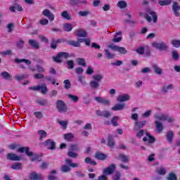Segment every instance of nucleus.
Here are the masks:
<instances>
[{
    "mask_svg": "<svg viewBox=\"0 0 180 180\" xmlns=\"http://www.w3.org/2000/svg\"><path fill=\"white\" fill-rule=\"evenodd\" d=\"M78 65H82V67H86V62L83 58H77L76 59Z\"/></svg>",
    "mask_w": 180,
    "mask_h": 180,
    "instance_id": "7c9ffc66",
    "label": "nucleus"
},
{
    "mask_svg": "<svg viewBox=\"0 0 180 180\" xmlns=\"http://www.w3.org/2000/svg\"><path fill=\"white\" fill-rule=\"evenodd\" d=\"M11 169H15V171H19L23 168V165L21 162H16L11 165Z\"/></svg>",
    "mask_w": 180,
    "mask_h": 180,
    "instance_id": "a211bd4d",
    "label": "nucleus"
},
{
    "mask_svg": "<svg viewBox=\"0 0 180 180\" xmlns=\"http://www.w3.org/2000/svg\"><path fill=\"white\" fill-rule=\"evenodd\" d=\"M155 124L156 126L157 133H161L164 130V127L161 122L155 121Z\"/></svg>",
    "mask_w": 180,
    "mask_h": 180,
    "instance_id": "c85d7f7f",
    "label": "nucleus"
},
{
    "mask_svg": "<svg viewBox=\"0 0 180 180\" xmlns=\"http://www.w3.org/2000/svg\"><path fill=\"white\" fill-rule=\"evenodd\" d=\"M171 0H159L158 4L160 6H168V5H171Z\"/></svg>",
    "mask_w": 180,
    "mask_h": 180,
    "instance_id": "2f4dec72",
    "label": "nucleus"
},
{
    "mask_svg": "<svg viewBox=\"0 0 180 180\" xmlns=\"http://www.w3.org/2000/svg\"><path fill=\"white\" fill-rule=\"evenodd\" d=\"M147 13L148 15H150V16H152L153 19V22L157 23V20H158V16L157 15V13H155V11L152 10H148Z\"/></svg>",
    "mask_w": 180,
    "mask_h": 180,
    "instance_id": "4be33fe9",
    "label": "nucleus"
},
{
    "mask_svg": "<svg viewBox=\"0 0 180 180\" xmlns=\"http://www.w3.org/2000/svg\"><path fill=\"white\" fill-rule=\"evenodd\" d=\"M34 115L37 119H43V113L40 111H36L34 112Z\"/></svg>",
    "mask_w": 180,
    "mask_h": 180,
    "instance_id": "13d9d810",
    "label": "nucleus"
},
{
    "mask_svg": "<svg viewBox=\"0 0 180 180\" xmlns=\"http://www.w3.org/2000/svg\"><path fill=\"white\" fill-rule=\"evenodd\" d=\"M103 78V76L101 75H96L93 76V79H94V81H96V82H99V81H101Z\"/></svg>",
    "mask_w": 180,
    "mask_h": 180,
    "instance_id": "680f3d73",
    "label": "nucleus"
},
{
    "mask_svg": "<svg viewBox=\"0 0 180 180\" xmlns=\"http://www.w3.org/2000/svg\"><path fill=\"white\" fill-rule=\"evenodd\" d=\"M122 176V174L120 172H117L115 175L112 176L113 180H120Z\"/></svg>",
    "mask_w": 180,
    "mask_h": 180,
    "instance_id": "e2e57ef3",
    "label": "nucleus"
},
{
    "mask_svg": "<svg viewBox=\"0 0 180 180\" xmlns=\"http://www.w3.org/2000/svg\"><path fill=\"white\" fill-rule=\"evenodd\" d=\"M28 43L30 46L33 49H35V50H39V49H40V44L34 39H29Z\"/></svg>",
    "mask_w": 180,
    "mask_h": 180,
    "instance_id": "dca6fc26",
    "label": "nucleus"
},
{
    "mask_svg": "<svg viewBox=\"0 0 180 180\" xmlns=\"http://www.w3.org/2000/svg\"><path fill=\"white\" fill-rule=\"evenodd\" d=\"M115 168H116V165H115V164L110 165L108 167L105 168L103 172L105 175H110L115 172Z\"/></svg>",
    "mask_w": 180,
    "mask_h": 180,
    "instance_id": "9d476101",
    "label": "nucleus"
},
{
    "mask_svg": "<svg viewBox=\"0 0 180 180\" xmlns=\"http://www.w3.org/2000/svg\"><path fill=\"white\" fill-rule=\"evenodd\" d=\"M58 123L59 124H60V126H62V127H63V129L64 130H65V129H67V126L68 124V121L60 120V121H58Z\"/></svg>",
    "mask_w": 180,
    "mask_h": 180,
    "instance_id": "3c124183",
    "label": "nucleus"
},
{
    "mask_svg": "<svg viewBox=\"0 0 180 180\" xmlns=\"http://www.w3.org/2000/svg\"><path fill=\"white\" fill-rule=\"evenodd\" d=\"M119 160L126 164V162H129V156L125 155L124 154L119 155Z\"/></svg>",
    "mask_w": 180,
    "mask_h": 180,
    "instance_id": "72a5a7b5",
    "label": "nucleus"
},
{
    "mask_svg": "<svg viewBox=\"0 0 180 180\" xmlns=\"http://www.w3.org/2000/svg\"><path fill=\"white\" fill-rule=\"evenodd\" d=\"M64 139L66 141H72V139H74V135L71 133L65 134Z\"/></svg>",
    "mask_w": 180,
    "mask_h": 180,
    "instance_id": "79ce46f5",
    "label": "nucleus"
},
{
    "mask_svg": "<svg viewBox=\"0 0 180 180\" xmlns=\"http://www.w3.org/2000/svg\"><path fill=\"white\" fill-rule=\"evenodd\" d=\"M126 108L125 103H117L115 106L112 107L111 110H114L115 112L117 110H123Z\"/></svg>",
    "mask_w": 180,
    "mask_h": 180,
    "instance_id": "6ab92c4d",
    "label": "nucleus"
},
{
    "mask_svg": "<svg viewBox=\"0 0 180 180\" xmlns=\"http://www.w3.org/2000/svg\"><path fill=\"white\" fill-rule=\"evenodd\" d=\"M42 159H41V156L40 155H36L34 158H31L30 161L32 162H34V161H37V162H41Z\"/></svg>",
    "mask_w": 180,
    "mask_h": 180,
    "instance_id": "8fccbe9b",
    "label": "nucleus"
},
{
    "mask_svg": "<svg viewBox=\"0 0 180 180\" xmlns=\"http://www.w3.org/2000/svg\"><path fill=\"white\" fill-rule=\"evenodd\" d=\"M24 44H25V41H23V39H20V40L16 42L17 48L19 49L20 50H22V49H23Z\"/></svg>",
    "mask_w": 180,
    "mask_h": 180,
    "instance_id": "a18cd8bd",
    "label": "nucleus"
},
{
    "mask_svg": "<svg viewBox=\"0 0 180 180\" xmlns=\"http://www.w3.org/2000/svg\"><path fill=\"white\" fill-rule=\"evenodd\" d=\"M68 96L69 99L71 100L72 102H74L75 103H77V102H78V101H79V96H74L72 94H68Z\"/></svg>",
    "mask_w": 180,
    "mask_h": 180,
    "instance_id": "58836bf2",
    "label": "nucleus"
},
{
    "mask_svg": "<svg viewBox=\"0 0 180 180\" xmlns=\"http://www.w3.org/2000/svg\"><path fill=\"white\" fill-rule=\"evenodd\" d=\"M106 155H105V153H102L101 152H96L95 154V158H96V160H100V161H105V160H106Z\"/></svg>",
    "mask_w": 180,
    "mask_h": 180,
    "instance_id": "5701e85b",
    "label": "nucleus"
},
{
    "mask_svg": "<svg viewBox=\"0 0 180 180\" xmlns=\"http://www.w3.org/2000/svg\"><path fill=\"white\" fill-rule=\"evenodd\" d=\"M84 162L86 164H91V165H97L98 163H96V161L91 159V158L87 157L84 159Z\"/></svg>",
    "mask_w": 180,
    "mask_h": 180,
    "instance_id": "37998d69",
    "label": "nucleus"
},
{
    "mask_svg": "<svg viewBox=\"0 0 180 180\" xmlns=\"http://www.w3.org/2000/svg\"><path fill=\"white\" fill-rule=\"evenodd\" d=\"M108 47L115 51H117L120 54H127V51L124 47L117 46L116 45H109Z\"/></svg>",
    "mask_w": 180,
    "mask_h": 180,
    "instance_id": "423d86ee",
    "label": "nucleus"
},
{
    "mask_svg": "<svg viewBox=\"0 0 180 180\" xmlns=\"http://www.w3.org/2000/svg\"><path fill=\"white\" fill-rule=\"evenodd\" d=\"M75 55L68 53V52H60L56 56L53 57V60L55 63H63L61 58H70V57H74Z\"/></svg>",
    "mask_w": 180,
    "mask_h": 180,
    "instance_id": "f03ea898",
    "label": "nucleus"
},
{
    "mask_svg": "<svg viewBox=\"0 0 180 180\" xmlns=\"http://www.w3.org/2000/svg\"><path fill=\"white\" fill-rule=\"evenodd\" d=\"M30 180H44V177H43V174H37L36 172H32L30 174Z\"/></svg>",
    "mask_w": 180,
    "mask_h": 180,
    "instance_id": "6e6552de",
    "label": "nucleus"
},
{
    "mask_svg": "<svg viewBox=\"0 0 180 180\" xmlns=\"http://www.w3.org/2000/svg\"><path fill=\"white\" fill-rule=\"evenodd\" d=\"M67 65H68V68L69 70H72V68H74V60H68L67 62Z\"/></svg>",
    "mask_w": 180,
    "mask_h": 180,
    "instance_id": "69168bd1",
    "label": "nucleus"
},
{
    "mask_svg": "<svg viewBox=\"0 0 180 180\" xmlns=\"http://www.w3.org/2000/svg\"><path fill=\"white\" fill-rule=\"evenodd\" d=\"M95 101L98 102V103H102L103 105H110V101L109 100H106L101 96H96L94 98Z\"/></svg>",
    "mask_w": 180,
    "mask_h": 180,
    "instance_id": "4468645a",
    "label": "nucleus"
},
{
    "mask_svg": "<svg viewBox=\"0 0 180 180\" xmlns=\"http://www.w3.org/2000/svg\"><path fill=\"white\" fill-rule=\"evenodd\" d=\"M63 84L65 89H70V88H71V82H70V80H64Z\"/></svg>",
    "mask_w": 180,
    "mask_h": 180,
    "instance_id": "5fc2aeb1",
    "label": "nucleus"
},
{
    "mask_svg": "<svg viewBox=\"0 0 180 180\" xmlns=\"http://www.w3.org/2000/svg\"><path fill=\"white\" fill-rule=\"evenodd\" d=\"M129 99H130V96L128 94H122L117 98V102H126Z\"/></svg>",
    "mask_w": 180,
    "mask_h": 180,
    "instance_id": "aec40b11",
    "label": "nucleus"
},
{
    "mask_svg": "<svg viewBox=\"0 0 180 180\" xmlns=\"http://www.w3.org/2000/svg\"><path fill=\"white\" fill-rule=\"evenodd\" d=\"M44 146L46 147L48 150H56V143L53 139H47L44 143Z\"/></svg>",
    "mask_w": 180,
    "mask_h": 180,
    "instance_id": "0eeeda50",
    "label": "nucleus"
},
{
    "mask_svg": "<svg viewBox=\"0 0 180 180\" xmlns=\"http://www.w3.org/2000/svg\"><path fill=\"white\" fill-rule=\"evenodd\" d=\"M61 16L62 18H63V19H66V20H72V17H71V15H70V13H68V11H64L63 12H62Z\"/></svg>",
    "mask_w": 180,
    "mask_h": 180,
    "instance_id": "cd10ccee",
    "label": "nucleus"
},
{
    "mask_svg": "<svg viewBox=\"0 0 180 180\" xmlns=\"http://www.w3.org/2000/svg\"><path fill=\"white\" fill-rule=\"evenodd\" d=\"M76 36L77 37H86V31L82 29L77 30Z\"/></svg>",
    "mask_w": 180,
    "mask_h": 180,
    "instance_id": "a878e982",
    "label": "nucleus"
},
{
    "mask_svg": "<svg viewBox=\"0 0 180 180\" xmlns=\"http://www.w3.org/2000/svg\"><path fill=\"white\" fill-rule=\"evenodd\" d=\"M43 16H46L50 22H53L54 20V14L51 13L50 10L49 9H44L42 12Z\"/></svg>",
    "mask_w": 180,
    "mask_h": 180,
    "instance_id": "9b49d317",
    "label": "nucleus"
},
{
    "mask_svg": "<svg viewBox=\"0 0 180 180\" xmlns=\"http://www.w3.org/2000/svg\"><path fill=\"white\" fill-rule=\"evenodd\" d=\"M90 14H91V13L88 11H79V16L86 17V16H88V15H90Z\"/></svg>",
    "mask_w": 180,
    "mask_h": 180,
    "instance_id": "0e129e2a",
    "label": "nucleus"
},
{
    "mask_svg": "<svg viewBox=\"0 0 180 180\" xmlns=\"http://www.w3.org/2000/svg\"><path fill=\"white\" fill-rule=\"evenodd\" d=\"M144 51H145L144 46H140L138 49H136V53H138V54L143 55L144 54Z\"/></svg>",
    "mask_w": 180,
    "mask_h": 180,
    "instance_id": "338daca9",
    "label": "nucleus"
},
{
    "mask_svg": "<svg viewBox=\"0 0 180 180\" xmlns=\"http://www.w3.org/2000/svg\"><path fill=\"white\" fill-rule=\"evenodd\" d=\"M30 150V148L29 147H21L18 148V151L19 153H25L26 155L32 157V155H33V152L29 151Z\"/></svg>",
    "mask_w": 180,
    "mask_h": 180,
    "instance_id": "ddd939ff",
    "label": "nucleus"
},
{
    "mask_svg": "<svg viewBox=\"0 0 180 180\" xmlns=\"http://www.w3.org/2000/svg\"><path fill=\"white\" fill-rule=\"evenodd\" d=\"M172 56L175 61H178V60H179V53H178V51L176 50L172 51Z\"/></svg>",
    "mask_w": 180,
    "mask_h": 180,
    "instance_id": "49530a36",
    "label": "nucleus"
},
{
    "mask_svg": "<svg viewBox=\"0 0 180 180\" xmlns=\"http://www.w3.org/2000/svg\"><path fill=\"white\" fill-rule=\"evenodd\" d=\"M63 30L65 32H71L72 30V24L65 23L63 25Z\"/></svg>",
    "mask_w": 180,
    "mask_h": 180,
    "instance_id": "c9c22d12",
    "label": "nucleus"
},
{
    "mask_svg": "<svg viewBox=\"0 0 180 180\" xmlns=\"http://www.w3.org/2000/svg\"><path fill=\"white\" fill-rule=\"evenodd\" d=\"M30 89H31V91L41 90V94H43V95H46V94H47V91H49V89H47V85L44 83H43L41 86H31L30 87Z\"/></svg>",
    "mask_w": 180,
    "mask_h": 180,
    "instance_id": "20e7f679",
    "label": "nucleus"
},
{
    "mask_svg": "<svg viewBox=\"0 0 180 180\" xmlns=\"http://www.w3.org/2000/svg\"><path fill=\"white\" fill-rule=\"evenodd\" d=\"M9 10L13 12V13H15V12H16V10L18 11V12H22V11H23V8H22V6H20V4L15 3L14 4V6L9 8Z\"/></svg>",
    "mask_w": 180,
    "mask_h": 180,
    "instance_id": "2eb2a0df",
    "label": "nucleus"
},
{
    "mask_svg": "<svg viewBox=\"0 0 180 180\" xmlns=\"http://www.w3.org/2000/svg\"><path fill=\"white\" fill-rule=\"evenodd\" d=\"M172 10L174 12V15L176 17L179 16L180 6L178 5L177 2H174L172 6Z\"/></svg>",
    "mask_w": 180,
    "mask_h": 180,
    "instance_id": "f3484780",
    "label": "nucleus"
},
{
    "mask_svg": "<svg viewBox=\"0 0 180 180\" xmlns=\"http://www.w3.org/2000/svg\"><path fill=\"white\" fill-rule=\"evenodd\" d=\"M146 136H147V137H148V144H153L154 143V141H155V138L153 136H151V134H150L149 132H146Z\"/></svg>",
    "mask_w": 180,
    "mask_h": 180,
    "instance_id": "a19ab883",
    "label": "nucleus"
},
{
    "mask_svg": "<svg viewBox=\"0 0 180 180\" xmlns=\"http://www.w3.org/2000/svg\"><path fill=\"white\" fill-rule=\"evenodd\" d=\"M167 180H177L178 179V177H176V175L172 172V173H169L168 176L167 177Z\"/></svg>",
    "mask_w": 180,
    "mask_h": 180,
    "instance_id": "864d4df0",
    "label": "nucleus"
},
{
    "mask_svg": "<svg viewBox=\"0 0 180 180\" xmlns=\"http://www.w3.org/2000/svg\"><path fill=\"white\" fill-rule=\"evenodd\" d=\"M117 36H122V31H118L112 39L114 43H120L122 41V37H117Z\"/></svg>",
    "mask_w": 180,
    "mask_h": 180,
    "instance_id": "393cba45",
    "label": "nucleus"
},
{
    "mask_svg": "<svg viewBox=\"0 0 180 180\" xmlns=\"http://www.w3.org/2000/svg\"><path fill=\"white\" fill-rule=\"evenodd\" d=\"M171 44H172L173 47H176V49H179L180 40L179 39H172L171 41Z\"/></svg>",
    "mask_w": 180,
    "mask_h": 180,
    "instance_id": "ea45409f",
    "label": "nucleus"
},
{
    "mask_svg": "<svg viewBox=\"0 0 180 180\" xmlns=\"http://www.w3.org/2000/svg\"><path fill=\"white\" fill-rule=\"evenodd\" d=\"M68 46H72V47H81V44L77 41L69 40L67 41Z\"/></svg>",
    "mask_w": 180,
    "mask_h": 180,
    "instance_id": "bb28decb",
    "label": "nucleus"
},
{
    "mask_svg": "<svg viewBox=\"0 0 180 180\" xmlns=\"http://www.w3.org/2000/svg\"><path fill=\"white\" fill-rule=\"evenodd\" d=\"M104 51L105 53V57H107L108 60H112L115 58V53H110V51H109V50L108 49H105Z\"/></svg>",
    "mask_w": 180,
    "mask_h": 180,
    "instance_id": "4c0bfd02",
    "label": "nucleus"
},
{
    "mask_svg": "<svg viewBox=\"0 0 180 180\" xmlns=\"http://www.w3.org/2000/svg\"><path fill=\"white\" fill-rule=\"evenodd\" d=\"M157 172L159 174V175H165L167 174V170H165V167H161L157 170Z\"/></svg>",
    "mask_w": 180,
    "mask_h": 180,
    "instance_id": "052dcab7",
    "label": "nucleus"
},
{
    "mask_svg": "<svg viewBox=\"0 0 180 180\" xmlns=\"http://www.w3.org/2000/svg\"><path fill=\"white\" fill-rule=\"evenodd\" d=\"M15 63H16L17 64H19L20 63H25L27 65H30V64H32V61H30V60H29V59H19V58H16L15 60Z\"/></svg>",
    "mask_w": 180,
    "mask_h": 180,
    "instance_id": "c756f323",
    "label": "nucleus"
},
{
    "mask_svg": "<svg viewBox=\"0 0 180 180\" xmlns=\"http://www.w3.org/2000/svg\"><path fill=\"white\" fill-rule=\"evenodd\" d=\"M152 46L155 47V49H157L158 50H160V51L167 50V49H168V45H167L165 42L158 43L155 41L152 43Z\"/></svg>",
    "mask_w": 180,
    "mask_h": 180,
    "instance_id": "39448f33",
    "label": "nucleus"
},
{
    "mask_svg": "<svg viewBox=\"0 0 180 180\" xmlns=\"http://www.w3.org/2000/svg\"><path fill=\"white\" fill-rule=\"evenodd\" d=\"M6 160L8 161H20L21 158L18 155L11 153L6 155Z\"/></svg>",
    "mask_w": 180,
    "mask_h": 180,
    "instance_id": "1a4fd4ad",
    "label": "nucleus"
},
{
    "mask_svg": "<svg viewBox=\"0 0 180 180\" xmlns=\"http://www.w3.org/2000/svg\"><path fill=\"white\" fill-rule=\"evenodd\" d=\"M1 77H2L4 79H10L11 76V74H9V72H2L1 73Z\"/></svg>",
    "mask_w": 180,
    "mask_h": 180,
    "instance_id": "09e8293b",
    "label": "nucleus"
},
{
    "mask_svg": "<svg viewBox=\"0 0 180 180\" xmlns=\"http://www.w3.org/2000/svg\"><path fill=\"white\" fill-rule=\"evenodd\" d=\"M37 103H38V105H40L41 106H46V105L49 103V101H47V100H46L45 98H38L37 100Z\"/></svg>",
    "mask_w": 180,
    "mask_h": 180,
    "instance_id": "f704fd0d",
    "label": "nucleus"
},
{
    "mask_svg": "<svg viewBox=\"0 0 180 180\" xmlns=\"http://www.w3.org/2000/svg\"><path fill=\"white\" fill-rule=\"evenodd\" d=\"M117 120H119V117L115 116L111 120V123L114 127H116L117 126H119V124H117Z\"/></svg>",
    "mask_w": 180,
    "mask_h": 180,
    "instance_id": "de8ad7c7",
    "label": "nucleus"
},
{
    "mask_svg": "<svg viewBox=\"0 0 180 180\" xmlns=\"http://www.w3.org/2000/svg\"><path fill=\"white\" fill-rule=\"evenodd\" d=\"M103 116L105 119H109V117L110 116V112L108 110H104L103 111Z\"/></svg>",
    "mask_w": 180,
    "mask_h": 180,
    "instance_id": "774afa93",
    "label": "nucleus"
},
{
    "mask_svg": "<svg viewBox=\"0 0 180 180\" xmlns=\"http://www.w3.org/2000/svg\"><path fill=\"white\" fill-rule=\"evenodd\" d=\"M89 86L91 88V89H98L100 84L98 82L93 80L89 82Z\"/></svg>",
    "mask_w": 180,
    "mask_h": 180,
    "instance_id": "473e14b6",
    "label": "nucleus"
},
{
    "mask_svg": "<svg viewBox=\"0 0 180 180\" xmlns=\"http://www.w3.org/2000/svg\"><path fill=\"white\" fill-rule=\"evenodd\" d=\"M36 70H37V72H39V73H43L45 71L44 68L40 65H36Z\"/></svg>",
    "mask_w": 180,
    "mask_h": 180,
    "instance_id": "4d7b16f0",
    "label": "nucleus"
},
{
    "mask_svg": "<svg viewBox=\"0 0 180 180\" xmlns=\"http://www.w3.org/2000/svg\"><path fill=\"white\" fill-rule=\"evenodd\" d=\"M153 70H154L155 73L158 75L162 74V69L160 68L157 65L153 66Z\"/></svg>",
    "mask_w": 180,
    "mask_h": 180,
    "instance_id": "e433bc0d",
    "label": "nucleus"
},
{
    "mask_svg": "<svg viewBox=\"0 0 180 180\" xmlns=\"http://www.w3.org/2000/svg\"><path fill=\"white\" fill-rule=\"evenodd\" d=\"M174 89V85L173 84H169L167 86H164L162 89V92L164 94H167L168 92V89Z\"/></svg>",
    "mask_w": 180,
    "mask_h": 180,
    "instance_id": "603ef678",
    "label": "nucleus"
},
{
    "mask_svg": "<svg viewBox=\"0 0 180 180\" xmlns=\"http://www.w3.org/2000/svg\"><path fill=\"white\" fill-rule=\"evenodd\" d=\"M56 109L59 113H66L68 111V107L63 100L57 101Z\"/></svg>",
    "mask_w": 180,
    "mask_h": 180,
    "instance_id": "7ed1b4c3",
    "label": "nucleus"
},
{
    "mask_svg": "<svg viewBox=\"0 0 180 180\" xmlns=\"http://www.w3.org/2000/svg\"><path fill=\"white\" fill-rule=\"evenodd\" d=\"M25 78H29V75H22L21 76H15V79H17V81H22V79H25Z\"/></svg>",
    "mask_w": 180,
    "mask_h": 180,
    "instance_id": "bf43d9fd",
    "label": "nucleus"
},
{
    "mask_svg": "<svg viewBox=\"0 0 180 180\" xmlns=\"http://www.w3.org/2000/svg\"><path fill=\"white\" fill-rule=\"evenodd\" d=\"M165 138L168 143H172L174 141V132L172 131H168Z\"/></svg>",
    "mask_w": 180,
    "mask_h": 180,
    "instance_id": "412c9836",
    "label": "nucleus"
},
{
    "mask_svg": "<svg viewBox=\"0 0 180 180\" xmlns=\"http://www.w3.org/2000/svg\"><path fill=\"white\" fill-rule=\"evenodd\" d=\"M107 146L110 148H113V147H115V141H113L112 135H108Z\"/></svg>",
    "mask_w": 180,
    "mask_h": 180,
    "instance_id": "b1692460",
    "label": "nucleus"
},
{
    "mask_svg": "<svg viewBox=\"0 0 180 180\" xmlns=\"http://www.w3.org/2000/svg\"><path fill=\"white\" fill-rule=\"evenodd\" d=\"M65 162L67 165H63L60 167L61 172L64 174L70 172L71 168H78V164L72 162L71 159H65Z\"/></svg>",
    "mask_w": 180,
    "mask_h": 180,
    "instance_id": "f257e3e1",
    "label": "nucleus"
},
{
    "mask_svg": "<svg viewBox=\"0 0 180 180\" xmlns=\"http://www.w3.org/2000/svg\"><path fill=\"white\" fill-rule=\"evenodd\" d=\"M117 6H118V8H120V9H124V8L127 6V3H126V1H118Z\"/></svg>",
    "mask_w": 180,
    "mask_h": 180,
    "instance_id": "c03bdc74",
    "label": "nucleus"
},
{
    "mask_svg": "<svg viewBox=\"0 0 180 180\" xmlns=\"http://www.w3.org/2000/svg\"><path fill=\"white\" fill-rule=\"evenodd\" d=\"M39 134H40L39 140H43L44 137H47V132L44 130H39Z\"/></svg>",
    "mask_w": 180,
    "mask_h": 180,
    "instance_id": "6e6d98bb",
    "label": "nucleus"
},
{
    "mask_svg": "<svg viewBox=\"0 0 180 180\" xmlns=\"http://www.w3.org/2000/svg\"><path fill=\"white\" fill-rule=\"evenodd\" d=\"M147 121H136L134 127V130H140V129H143Z\"/></svg>",
    "mask_w": 180,
    "mask_h": 180,
    "instance_id": "f8f14e48",
    "label": "nucleus"
}]
</instances>
